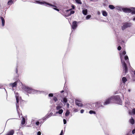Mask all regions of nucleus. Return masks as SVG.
I'll return each instance as SVG.
<instances>
[{"label":"nucleus","instance_id":"obj_1","mask_svg":"<svg viewBox=\"0 0 135 135\" xmlns=\"http://www.w3.org/2000/svg\"><path fill=\"white\" fill-rule=\"evenodd\" d=\"M126 54L125 51H123L120 54V58L122 64L123 71H124V73L126 74L128 72V70L126 64L124 60H123V57Z\"/></svg>","mask_w":135,"mask_h":135},{"label":"nucleus","instance_id":"obj_2","mask_svg":"<svg viewBox=\"0 0 135 135\" xmlns=\"http://www.w3.org/2000/svg\"><path fill=\"white\" fill-rule=\"evenodd\" d=\"M22 88L25 92L29 94H34L39 92L38 91L34 90L31 87L25 85H22Z\"/></svg>","mask_w":135,"mask_h":135},{"label":"nucleus","instance_id":"obj_3","mask_svg":"<svg viewBox=\"0 0 135 135\" xmlns=\"http://www.w3.org/2000/svg\"><path fill=\"white\" fill-rule=\"evenodd\" d=\"M122 9L125 13H131L132 15L135 14V7H131L130 8H122Z\"/></svg>","mask_w":135,"mask_h":135},{"label":"nucleus","instance_id":"obj_4","mask_svg":"<svg viewBox=\"0 0 135 135\" xmlns=\"http://www.w3.org/2000/svg\"><path fill=\"white\" fill-rule=\"evenodd\" d=\"M111 99H112L113 103L114 101H115L117 104L120 105H122V102L119 96L117 95L111 97Z\"/></svg>","mask_w":135,"mask_h":135},{"label":"nucleus","instance_id":"obj_5","mask_svg":"<svg viewBox=\"0 0 135 135\" xmlns=\"http://www.w3.org/2000/svg\"><path fill=\"white\" fill-rule=\"evenodd\" d=\"M121 27V28L122 30L124 31L126 28L130 27L132 26V24L130 23L126 22L123 23Z\"/></svg>","mask_w":135,"mask_h":135},{"label":"nucleus","instance_id":"obj_6","mask_svg":"<svg viewBox=\"0 0 135 135\" xmlns=\"http://www.w3.org/2000/svg\"><path fill=\"white\" fill-rule=\"evenodd\" d=\"M16 94L15 95V97L16 98V108L17 110V112H18V108L19 107V106L18 105V103H19V95L18 93H16Z\"/></svg>","mask_w":135,"mask_h":135},{"label":"nucleus","instance_id":"obj_7","mask_svg":"<svg viewBox=\"0 0 135 135\" xmlns=\"http://www.w3.org/2000/svg\"><path fill=\"white\" fill-rule=\"evenodd\" d=\"M91 106L92 108H91V109H96L97 108L100 107V104L98 103H93L92 104Z\"/></svg>","mask_w":135,"mask_h":135},{"label":"nucleus","instance_id":"obj_8","mask_svg":"<svg viewBox=\"0 0 135 135\" xmlns=\"http://www.w3.org/2000/svg\"><path fill=\"white\" fill-rule=\"evenodd\" d=\"M111 97L107 99L104 103V105H107L109 104L113 103L112 99H111Z\"/></svg>","mask_w":135,"mask_h":135},{"label":"nucleus","instance_id":"obj_9","mask_svg":"<svg viewBox=\"0 0 135 135\" xmlns=\"http://www.w3.org/2000/svg\"><path fill=\"white\" fill-rule=\"evenodd\" d=\"M71 9H70L67 10L66 11V12L67 13H68V12H70L66 16V17H68L71 15V14H74L75 13V11H71Z\"/></svg>","mask_w":135,"mask_h":135},{"label":"nucleus","instance_id":"obj_10","mask_svg":"<svg viewBox=\"0 0 135 135\" xmlns=\"http://www.w3.org/2000/svg\"><path fill=\"white\" fill-rule=\"evenodd\" d=\"M77 26V22L75 21H73L72 26V28L73 29H75L76 28Z\"/></svg>","mask_w":135,"mask_h":135},{"label":"nucleus","instance_id":"obj_11","mask_svg":"<svg viewBox=\"0 0 135 135\" xmlns=\"http://www.w3.org/2000/svg\"><path fill=\"white\" fill-rule=\"evenodd\" d=\"M15 1V0H8L7 4L8 6H9V7Z\"/></svg>","mask_w":135,"mask_h":135},{"label":"nucleus","instance_id":"obj_12","mask_svg":"<svg viewBox=\"0 0 135 135\" xmlns=\"http://www.w3.org/2000/svg\"><path fill=\"white\" fill-rule=\"evenodd\" d=\"M18 81H16L13 83H11L9 84V85L11 86L12 88L16 87Z\"/></svg>","mask_w":135,"mask_h":135},{"label":"nucleus","instance_id":"obj_13","mask_svg":"<svg viewBox=\"0 0 135 135\" xmlns=\"http://www.w3.org/2000/svg\"><path fill=\"white\" fill-rule=\"evenodd\" d=\"M75 104L77 105L79 107H81L83 106V104L80 103V102L77 100H75Z\"/></svg>","mask_w":135,"mask_h":135},{"label":"nucleus","instance_id":"obj_14","mask_svg":"<svg viewBox=\"0 0 135 135\" xmlns=\"http://www.w3.org/2000/svg\"><path fill=\"white\" fill-rule=\"evenodd\" d=\"M1 20L2 21V26H4L5 24V20L4 18L2 17H0V20Z\"/></svg>","mask_w":135,"mask_h":135},{"label":"nucleus","instance_id":"obj_15","mask_svg":"<svg viewBox=\"0 0 135 135\" xmlns=\"http://www.w3.org/2000/svg\"><path fill=\"white\" fill-rule=\"evenodd\" d=\"M14 133V131L13 130H12L9 131L6 135H13Z\"/></svg>","mask_w":135,"mask_h":135},{"label":"nucleus","instance_id":"obj_16","mask_svg":"<svg viewBox=\"0 0 135 135\" xmlns=\"http://www.w3.org/2000/svg\"><path fill=\"white\" fill-rule=\"evenodd\" d=\"M124 59L126 61H127V62L129 66V67L130 68V67H131L130 66V65L129 62L128 61L129 59H128V56H124Z\"/></svg>","mask_w":135,"mask_h":135},{"label":"nucleus","instance_id":"obj_17","mask_svg":"<svg viewBox=\"0 0 135 135\" xmlns=\"http://www.w3.org/2000/svg\"><path fill=\"white\" fill-rule=\"evenodd\" d=\"M82 12L83 14L84 15H86L87 13V10L86 9H84L83 10Z\"/></svg>","mask_w":135,"mask_h":135},{"label":"nucleus","instance_id":"obj_18","mask_svg":"<svg viewBox=\"0 0 135 135\" xmlns=\"http://www.w3.org/2000/svg\"><path fill=\"white\" fill-rule=\"evenodd\" d=\"M51 116V115L49 114L47 115L45 117H44L43 118V119L44 120H46V119L49 118Z\"/></svg>","mask_w":135,"mask_h":135},{"label":"nucleus","instance_id":"obj_19","mask_svg":"<svg viewBox=\"0 0 135 135\" xmlns=\"http://www.w3.org/2000/svg\"><path fill=\"white\" fill-rule=\"evenodd\" d=\"M102 15L104 16H106L107 15V12L105 11H102Z\"/></svg>","mask_w":135,"mask_h":135},{"label":"nucleus","instance_id":"obj_20","mask_svg":"<svg viewBox=\"0 0 135 135\" xmlns=\"http://www.w3.org/2000/svg\"><path fill=\"white\" fill-rule=\"evenodd\" d=\"M63 110L62 109H61L59 110L58 112H56V114L59 113V114H61L62 112H63Z\"/></svg>","mask_w":135,"mask_h":135},{"label":"nucleus","instance_id":"obj_21","mask_svg":"<svg viewBox=\"0 0 135 135\" xmlns=\"http://www.w3.org/2000/svg\"><path fill=\"white\" fill-rule=\"evenodd\" d=\"M122 81L124 84H125L126 82L127 81V79L125 77H123L122 78Z\"/></svg>","mask_w":135,"mask_h":135},{"label":"nucleus","instance_id":"obj_22","mask_svg":"<svg viewBox=\"0 0 135 135\" xmlns=\"http://www.w3.org/2000/svg\"><path fill=\"white\" fill-rule=\"evenodd\" d=\"M129 122L130 123L132 124H133L134 123V120L132 118L130 120Z\"/></svg>","mask_w":135,"mask_h":135},{"label":"nucleus","instance_id":"obj_23","mask_svg":"<svg viewBox=\"0 0 135 135\" xmlns=\"http://www.w3.org/2000/svg\"><path fill=\"white\" fill-rule=\"evenodd\" d=\"M109 7L110 9H113L115 8L114 6L112 5H109Z\"/></svg>","mask_w":135,"mask_h":135},{"label":"nucleus","instance_id":"obj_24","mask_svg":"<svg viewBox=\"0 0 135 135\" xmlns=\"http://www.w3.org/2000/svg\"><path fill=\"white\" fill-rule=\"evenodd\" d=\"M25 118L23 117L22 118V120L21 122V124H24L25 123Z\"/></svg>","mask_w":135,"mask_h":135},{"label":"nucleus","instance_id":"obj_25","mask_svg":"<svg viewBox=\"0 0 135 135\" xmlns=\"http://www.w3.org/2000/svg\"><path fill=\"white\" fill-rule=\"evenodd\" d=\"M62 108V107L60 105H59L57 106L56 107V109L57 110H60Z\"/></svg>","mask_w":135,"mask_h":135},{"label":"nucleus","instance_id":"obj_26","mask_svg":"<svg viewBox=\"0 0 135 135\" xmlns=\"http://www.w3.org/2000/svg\"><path fill=\"white\" fill-rule=\"evenodd\" d=\"M63 103H66L67 102V99L65 97H64L63 98Z\"/></svg>","mask_w":135,"mask_h":135},{"label":"nucleus","instance_id":"obj_27","mask_svg":"<svg viewBox=\"0 0 135 135\" xmlns=\"http://www.w3.org/2000/svg\"><path fill=\"white\" fill-rule=\"evenodd\" d=\"M89 113L90 114H95L96 113L94 111L92 110H90L89 111Z\"/></svg>","mask_w":135,"mask_h":135},{"label":"nucleus","instance_id":"obj_28","mask_svg":"<svg viewBox=\"0 0 135 135\" xmlns=\"http://www.w3.org/2000/svg\"><path fill=\"white\" fill-rule=\"evenodd\" d=\"M75 1L78 4H81L82 2L80 0H75Z\"/></svg>","mask_w":135,"mask_h":135},{"label":"nucleus","instance_id":"obj_29","mask_svg":"<svg viewBox=\"0 0 135 135\" xmlns=\"http://www.w3.org/2000/svg\"><path fill=\"white\" fill-rule=\"evenodd\" d=\"M70 113V112L68 110H67L65 114V115L67 117L69 115Z\"/></svg>","mask_w":135,"mask_h":135},{"label":"nucleus","instance_id":"obj_30","mask_svg":"<svg viewBox=\"0 0 135 135\" xmlns=\"http://www.w3.org/2000/svg\"><path fill=\"white\" fill-rule=\"evenodd\" d=\"M53 99L55 102H56L58 100L57 98L55 97H53Z\"/></svg>","mask_w":135,"mask_h":135},{"label":"nucleus","instance_id":"obj_31","mask_svg":"<svg viewBox=\"0 0 135 135\" xmlns=\"http://www.w3.org/2000/svg\"><path fill=\"white\" fill-rule=\"evenodd\" d=\"M91 17L90 15H88L86 16V20H88Z\"/></svg>","mask_w":135,"mask_h":135},{"label":"nucleus","instance_id":"obj_32","mask_svg":"<svg viewBox=\"0 0 135 135\" xmlns=\"http://www.w3.org/2000/svg\"><path fill=\"white\" fill-rule=\"evenodd\" d=\"M132 113L134 115H135V108H133L132 109Z\"/></svg>","mask_w":135,"mask_h":135},{"label":"nucleus","instance_id":"obj_33","mask_svg":"<svg viewBox=\"0 0 135 135\" xmlns=\"http://www.w3.org/2000/svg\"><path fill=\"white\" fill-rule=\"evenodd\" d=\"M53 94L52 93H50L49 94V97H53Z\"/></svg>","mask_w":135,"mask_h":135},{"label":"nucleus","instance_id":"obj_34","mask_svg":"<svg viewBox=\"0 0 135 135\" xmlns=\"http://www.w3.org/2000/svg\"><path fill=\"white\" fill-rule=\"evenodd\" d=\"M74 112H76L78 111V110L77 109H75L74 110Z\"/></svg>","mask_w":135,"mask_h":135},{"label":"nucleus","instance_id":"obj_35","mask_svg":"<svg viewBox=\"0 0 135 135\" xmlns=\"http://www.w3.org/2000/svg\"><path fill=\"white\" fill-rule=\"evenodd\" d=\"M121 47L120 46H119L118 47L117 49L118 50H121Z\"/></svg>","mask_w":135,"mask_h":135},{"label":"nucleus","instance_id":"obj_36","mask_svg":"<svg viewBox=\"0 0 135 135\" xmlns=\"http://www.w3.org/2000/svg\"><path fill=\"white\" fill-rule=\"evenodd\" d=\"M64 123V124H65L66 123V120L65 119H63Z\"/></svg>","mask_w":135,"mask_h":135},{"label":"nucleus","instance_id":"obj_37","mask_svg":"<svg viewBox=\"0 0 135 135\" xmlns=\"http://www.w3.org/2000/svg\"><path fill=\"white\" fill-rule=\"evenodd\" d=\"M39 122L38 121L36 123V125L37 126H38L39 124Z\"/></svg>","mask_w":135,"mask_h":135},{"label":"nucleus","instance_id":"obj_38","mask_svg":"<svg viewBox=\"0 0 135 135\" xmlns=\"http://www.w3.org/2000/svg\"><path fill=\"white\" fill-rule=\"evenodd\" d=\"M41 132L40 131H38L37 133V135H41Z\"/></svg>","mask_w":135,"mask_h":135},{"label":"nucleus","instance_id":"obj_39","mask_svg":"<svg viewBox=\"0 0 135 135\" xmlns=\"http://www.w3.org/2000/svg\"><path fill=\"white\" fill-rule=\"evenodd\" d=\"M53 8L54 9H55L58 11H59V9L57 8Z\"/></svg>","mask_w":135,"mask_h":135},{"label":"nucleus","instance_id":"obj_40","mask_svg":"<svg viewBox=\"0 0 135 135\" xmlns=\"http://www.w3.org/2000/svg\"><path fill=\"white\" fill-rule=\"evenodd\" d=\"M133 134H134L135 133V129H134L132 132Z\"/></svg>","mask_w":135,"mask_h":135},{"label":"nucleus","instance_id":"obj_41","mask_svg":"<svg viewBox=\"0 0 135 135\" xmlns=\"http://www.w3.org/2000/svg\"><path fill=\"white\" fill-rule=\"evenodd\" d=\"M84 110L83 109H81V110H80V113H84Z\"/></svg>","mask_w":135,"mask_h":135},{"label":"nucleus","instance_id":"obj_42","mask_svg":"<svg viewBox=\"0 0 135 135\" xmlns=\"http://www.w3.org/2000/svg\"><path fill=\"white\" fill-rule=\"evenodd\" d=\"M63 134V130H62L61 131V133L59 135H62Z\"/></svg>","mask_w":135,"mask_h":135},{"label":"nucleus","instance_id":"obj_43","mask_svg":"<svg viewBox=\"0 0 135 135\" xmlns=\"http://www.w3.org/2000/svg\"><path fill=\"white\" fill-rule=\"evenodd\" d=\"M125 104L126 105H128V101H126L125 102Z\"/></svg>","mask_w":135,"mask_h":135},{"label":"nucleus","instance_id":"obj_44","mask_svg":"<svg viewBox=\"0 0 135 135\" xmlns=\"http://www.w3.org/2000/svg\"><path fill=\"white\" fill-rule=\"evenodd\" d=\"M72 8L73 9H74L75 8V7L74 5H72Z\"/></svg>","mask_w":135,"mask_h":135},{"label":"nucleus","instance_id":"obj_45","mask_svg":"<svg viewBox=\"0 0 135 135\" xmlns=\"http://www.w3.org/2000/svg\"><path fill=\"white\" fill-rule=\"evenodd\" d=\"M16 73H17H17L18 70H17V68H16Z\"/></svg>","mask_w":135,"mask_h":135},{"label":"nucleus","instance_id":"obj_46","mask_svg":"<svg viewBox=\"0 0 135 135\" xmlns=\"http://www.w3.org/2000/svg\"><path fill=\"white\" fill-rule=\"evenodd\" d=\"M99 15H100V13L99 11H98L97 13Z\"/></svg>","mask_w":135,"mask_h":135},{"label":"nucleus","instance_id":"obj_47","mask_svg":"<svg viewBox=\"0 0 135 135\" xmlns=\"http://www.w3.org/2000/svg\"><path fill=\"white\" fill-rule=\"evenodd\" d=\"M66 15H65V16L66 17V16L67 15H68L69 13H70V12H68V13H67L66 12Z\"/></svg>","mask_w":135,"mask_h":135},{"label":"nucleus","instance_id":"obj_48","mask_svg":"<svg viewBox=\"0 0 135 135\" xmlns=\"http://www.w3.org/2000/svg\"><path fill=\"white\" fill-rule=\"evenodd\" d=\"M49 114H50V115H51V116H52L53 114V113H50Z\"/></svg>","mask_w":135,"mask_h":135},{"label":"nucleus","instance_id":"obj_49","mask_svg":"<svg viewBox=\"0 0 135 135\" xmlns=\"http://www.w3.org/2000/svg\"><path fill=\"white\" fill-rule=\"evenodd\" d=\"M64 90H62V91H60V93H63V92H64Z\"/></svg>","mask_w":135,"mask_h":135},{"label":"nucleus","instance_id":"obj_50","mask_svg":"<svg viewBox=\"0 0 135 135\" xmlns=\"http://www.w3.org/2000/svg\"><path fill=\"white\" fill-rule=\"evenodd\" d=\"M69 103H67V106L68 107H69Z\"/></svg>","mask_w":135,"mask_h":135},{"label":"nucleus","instance_id":"obj_51","mask_svg":"<svg viewBox=\"0 0 135 135\" xmlns=\"http://www.w3.org/2000/svg\"><path fill=\"white\" fill-rule=\"evenodd\" d=\"M122 90H126V88H124V87H123V88H122Z\"/></svg>","mask_w":135,"mask_h":135},{"label":"nucleus","instance_id":"obj_52","mask_svg":"<svg viewBox=\"0 0 135 135\" xmlns=\"http://www.w3.org/2000/svg\"><path fill=\"white\" fill-rule=\"evenodd\" d=\"M133 21H135V17L133 18Z\"/></svg>","mask_w":135,"mask_h":135},{"label":"nucleus","instance_id":"obj_53","mask_svg":"<svg viewBox=\"0 0 135 135\" xmlns=\"http://www.w3.org/2000/svg\"><path fill=\"white\" fill-rule=\"evenodd\" d=\"M1 8H4V7H2V6H1Z\"/></svg>","mask_w":135,"mask_h":135},{"label":"nucleus","instance_id":"obj_54","mask_svg":"<svg viewBox=\"0 0 135 135\" xmlns=\"http://www.w3.org/2000/svg\"><path fill=\"white\" fill-rule=\"evenodd\" d=\"M128 91L129 92H130V91L131 90L130 89H128Z\"/></svg>","mask_w":135,"mask_h":135},{"label":"nucleus","instance_id":"obj_55","mask_svg":"<svg viewBox=\"0 0 135 135\" xmlns=\"http://www.w3.org/2000/svg\"><path fill=\"white\" fill-rule=\"evenodd\" d=\"M122 42H123V43H124V41H122Z\"/></svg>","mask_w":135,"mask_h":135},{"label":"nucleus","instance_id":"obj_56","mask_svg":"<svg viewBox=\"0 0 135 135\" xmlns=\"http://www.w3.org/2000/svg\"><path fill=\"white\" fill-rule=\"evenodd\" d=\"M134 75H135V71H134Z\"/></svg>","mask_w":135,"mask_h":135},{"label":"nucleus","instance_id":"obj_57","mask_svg":"<svg viewBox=\"0 0 135 135\" xmlns=\"http://www.w3.org/2000/svg\"><path fill=\"white\" fill-rule=\"evenodd\" d=\"M115 34H116V35H117V34L116 33V32H115Z\"/></svg>","mask_w":135,"mask_h":135},{"label":"nucleus","instance_id":"obj_58","mask_svg":"<svg viewBox=\"0 0 135 135\" xmlns=\"http://www.w3.org/2000/svg\"><path fill=\"white\" fill-rule=\"evenodd\" d=\"M54 115H53V116H54Z\"/></svg>","mask_w":135,"mask_h":135}]
</instances>
